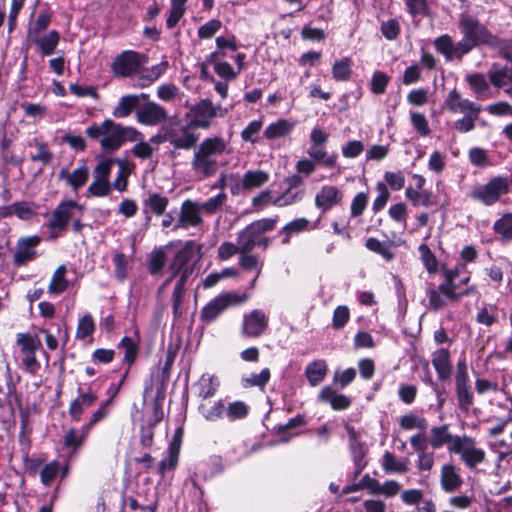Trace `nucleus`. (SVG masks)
Returning <instances> with one entry per match:
<instances>
[{
  "label": "nucleus",
  "instance_id": "f257e3e1",
  "mask_svg": "<svg viewBox=\"0 0 512 512\" xmlns=\"http://www.w3.org/2000/svg\"><path fill=\"white\" fill-rule=\"evenodd\" d=\"M458 28L462 34L459 41L455 42L449 34L440 35L433 41L435 50L447 62L461 61L465 55L481 45L488 47L502 46L501 39L469 13L463 12L459 15Z\"/></svg>",
  "mask_w": 512,
  "mask_h": 512
},
{
  "label": "nucleus",
  "instance_id": "f03ea898",
  "mask_svg": "<svg viewBox=\"0 0 512 512\" xmlns=\"http://www.w3.org/2000/svg\"><path fill=\"white\" fill-rule=\"evenodd\" d=\"M231 149L225 138L214 135L204 138L193 150L190 171L196 180L210 179L227 165Z\"/></svg>",
  "mask_w": 512,
  "mask_h": 512
},
{
  "label": "nucleus",
  "instance_id": "7ed1b4c3",
  "mask_svg": "<svg viewBox=\"0 0 512 512\" xmlns=\"http://www.w3.org/2000/svg\"><path fill=\"white\" fill-rule=\"evenodd\" d=\"M88 138L99 143L106 153L118 151L126 142H134L141 138L142 133L132 126H124L111 119L101 123H93L86 128Z\"/></svg>",
  "mask_w": 512,
  "mask_h": 512
},
{
  "label": "nucleus",
  "instance_id": "20e7f679",
  "mask_svg": "<svg viewBox=\"0 0 512 512\" xmlns=\"http://www.w3.org/2000/svg\"><path fill=\"white\" fill-rule=\"evenodd\" d=\"M444 104L449 112L463 114V117L453 122L454 130L461 134H466L475 129L480 113L483 110L480 104L463 98L457 89H453L448 93Z\"/></svg>",
  "mask_w": 512,
  "mask_h": 512
},
{
  "label": "nucleus",
  "instance_id": "39448f33",
  "mask_svg": "<svg viewBox=\"0 0 512 512\" xmlns=\"http://www.w3.org/2000/svg\"><path fill=\"white\" fill-rule=\"evenodd\" d=\"M97 163L92 171L93 180L88 186L87 193L94 197H106L112 191L110 175L115 163L113 158L97 156Z\"/></svg>",
  "mask_w": 512,
  "mask_h": 512
},
{
  "label": "nucleus",
  "instance_id": "423d86ee",
  "mask_svg": "<svg viewBox=\"0 0 512 512\" xmlns=\"http://www.w3.org/2000/svg\"><path fill=\"white\" fill-rule=\"evenodd\" d=\"M77 211H82V206L77 202L73 200L60 202L53 210L50 220L45 224L50 230L49 239L62 236Z\"/></svg>",
  "mask_w": 512,
  "mask_h": 512
},
{
  "label": "nucleus",
  "instance_id": "0eeeda50",
  "mask_svg": "<svg viewBox=\"0 0 512 512\" xmlns=\"http://www.w3.org/2000/svg\"><path fill=\"white\" fill-rule=\"evenodd\" d=\"M509 190V182L506 177L496 176L486 184H479L472 188L469 197L481 202L485 206H492Z\"/></svg>",
  "mask_w": 512,
  "mask_h": 512
},
{
  "label": "nucleus",
  "instance_id": "6e6552de",
  "mask_svg": "<svg viewBox=\"0 0 512 512\" xmlns=\"http://www.w3.org/2000/svg\"><path fill=\"white\" fill-rule=\"evenodd\" d=\"M228 112V108L214 105L210 99H202L190 109L191 125L200 129H208L215 117H224Z\"/></svg>",
  "mask_w": 512,
  "mask_h": 512
},
{
  "label": "nucleus",
  "instance_id": "1a4fd4ad",
  "mask_svg": "<svg viewBox=\"0 0 512 512\" xmlns=\"http://www.w3.org/2000/svg\"><path fill=\"white\" fill-rule=\"evenodd\" d=\"M451 453L460 456L461 461L471 471L476 470L486 458V452L476 446L475 440L469 436H462L457 439L451 447Z\"/></svg>",
  "mask_w": 512,
  "mask_h": 512
},
{
  "label": "nucleus",
  "instance_id": "9d476101",
  "mask_svg": "<svg viewBox=\"0 0 512 512\" xmlns=\"http://www.w3.org/2000/svg\"><path fill=\"white\" fill-rule=\"evenodd\" d=\"M276 220L263 218L247 225L237 236V243L240 245V253H247L256 247L258 238L265 232L275 228Z\"/></svg>",
  "mask_w": 512,
  "mask_h": 512
},
{
  "label": "nucleus",
  "instance_id": "9b49d317",
  "mask_svg": "<svg viewBox=\"0 0 512 512\" xmlns=\"http://www.w3.org/2000/svg\"><path fill=\"white\" fill-rule=\"evenodd\" d=\"M144 54L133 50H126L119 54L111 64L112 72L117 77H130L138 74L146 62Z\"/></svg>",
  "mask_w": 512,
  "mask_h": 512
},
{
  "label": "nucleus",
  "instance_id": "f8f14e48",
  "mask_svg": "<svg viewBox=\"0 0 512 512\" xmlns=\"http://www.w3.org/2000/svg\"><path fill=\"white\" fill-rule=\"evenodd\" d=\"M38 235L20 237L14 247L12 263L16 267L26 266L38 258L37 248L41 243Z\"/></svg>",
  "mask_w": 512,
  "mask_h": 512
},
{
  "label": "nucleus",
  "instance_id": "ddd939ff",
  "mask_svg": "<svg viewBox=\"0 0 512 512\" xmlns=\"http://www.w3.org/2000/svg\"><path fill=\"white\" fill-rule=\"evenodd\" d=\"M246 295L228 293L214 298L201 310V319L210 322L216 319L227 307L245 302Z\"/></svg>",
  "mask_w": 512,
  "mask_h": 512
},
{
  "label": "nucleus",
  "instance_id": "4468645a",
  "mask_svg": "<svg viewBox=\"0 0 512 512\" xmlns=\"http://www.w3.org/2000/svg\"><path fill=\"white\" fill-rule=\"evenodd\" d=\"M168 141L175 149L191 150L199 144V135L193 131L191 125H183L177 129H171L165 135Z\"/></svg>",
  "mask_w": 512,
  "mask_h": 512
},
{
  "label": "nucleus",
  "instance_id": "2eb2a0df",
  "mask_svg": "<svg viewBox=\"0 0 512 512\" xmlns=\"http://www.w3.org/2000/svg\"><path fill=\"white\" fill-rule=\"evenodd\" d=\"M168 118L166 109L156 102L148 101L136 109V119L146 126H156Z\"/></svg>",
  "mask_w": 512,
  "mask_h": 512
},
{
  "label": "nucleus",
  "instance_id": "dca6fc26",
  "mask_svg": "<svg viewBox=\"0 0 512 512\" xmlns=\"http://www.w3.org/2000/svg\"><path fill=\"white\" fill-rule=\"evenodd\" d=\"M203 222L201 216V207L192 200H185L180 208L179 218L173 226V230L187 229L189 227H197Z\"/></svg>",
  "mask_w": 512,
  "mask_h": 512
},
{
  "label": "nucleus",
  "instance_id": "f3484780",
  "mask_svg": "<svg viewBox=\"0 0 512 512\" xmlns=\"http://www.w3.org/2000/svg\"><path fill=\"white\" fill-rule=\"evenodd\" d=\"M268 326V317L260 309H254L245 314L242 323V333L245 337L257 338L261 336Z\"/></svg>",
  "mask_w": 512,
  "mask_h": 512
},
{
  "label": "nucleus",
  "instance_id": "a211bd4d",
  "mask_svg": "<svg viewBox=\"0 0 512 512\" xmlns=\"http://www.w3.org/2000/svg\"><path fill=\"white\" fill-rule=\"evenodd\" d=\"M77 394L68 409L69 416L73 421H79L84 411L93 406L98 399L97 393L91 387L84 389L80 386L77 389Z\"/></svg>",
  "mask_w": 512,
  "mask_h": 512
},
{
  "label": "nucleus",
  "instance_id": "6ab92c4d",
  "mask_svg": "<svg viewBox=\"0 0 512 512\" xmlns=\"http://www.w3.org/2000/svg\"><path fill=\"white\" fill-rule=\"evenodd\" d=\"M193 256V247L190 244H186L175 253L168 266L169 273H173V275H179L180 277L186 272L188 279L193 272V266L190 265Z\"/></svg>",
  "mask_w": 512,
  "mask_h": 512
},
{
  "label": "nucleus",
  "instance_id": "aec40b11",
  "mask_svg": "<svg viewBox=\"0 0 512 512\" xmlns=\"http://www.w3.org/2000/svg\"><path fill=\"white\" fill-rule=\"evenodd\" d=\"M17 344L21 348L22 362L25 367L30 371H35L39 368V363L35 356V351L38 347V342L29 333H19L17 335Z\"/></svg>",
  "mask_w": 512,
  "mask_h": 512
},
{
  "label": "nucleus",
  "instance_id": "412c9836",
  "mask_svg": "<svg viewBox=\"0 0 512 512\" xmlns=\"http://www.w3.org/2000/svg\"><path fill=\"white\" fill-rule=\"evenodd\" d=\"M464 481L460 469L453 463H445L440 470V486L446 493H454L461 488Z\"/></svg>",
  "mask_w": 512,
  "mask_h": 512
},
{
  "label": "nucleus",
  "instance_id": "4be33fe9",
  "mask_svg": "<svg viewBox=\"0 0 512 512\" xmlns=\"http://www.w3.org/2000/svg\"><path fill=\"white\" fill-rule=\"evenodd\" d=\"M58 178L64 181L74 192H78L89 178V168L85 163H82L73 171L62 168L58 173Z\"/></svg>",
  "mask_w": 512,
  "mask_h": 512
},
{
  "label": "nucleus",
  "instance_id": "5701e85b",
  "mask_svg": "<svg viewBox=\"0 0 512 512\" xmlns=\"http://www.w3.org/2000/svg\"><path fill=\"white\" fill-rule=\"evenodd\" d=\"M346 430L349 438V448L355 464V473L359 474L366 466V462L364 461L366 447L365 444L359 440L358 432L354 427L347 426Z\"/></svg>",
  "mask_w": 512,
  "mask_h": 512
},
{
  "label": "nucleus",
  "instance_id": "b1692460",
  "mask_svg": "<svg viewBox=\"0 0 512 512\" xmlns=\"http://www.w3.org/2000/svg\"><path fill=\"white\" fill-rule=\"evenodd\" d=\"M43 57L53 55L60 42V33L57 30H50L48 33L28 37Z\"/></svg>",
  "mask_w": 512,
  "mask_h": 512
},
{
  "label": "nucleus",
  "instance_id": "393cba45",
  "mask_svg": "<svg viewBox=\"0 0 512 512\" xmlns=\"http://www.w3.org/2000/svg\"><path fill=\"white\" fill-rule=\"evenodd\" d=\"M461 437L462 436L452 435L449 432L448 425L444 424L431 428L429 444L433 449H439L446 445L447 450L451 453V447L456 440L461 439Z\"/></svg>",
  "mask_w": 512,
  "mask_h": 512
},
{
  "label": "nucleus",
  "instance_id": "a878e982",
  "mask_svg": "<svg viewBox=\"0 0 512 512\" xmlns=\"http://www.w3.org/2000/svg\"><path fill=\"white\" fill-rule=\"evenodd\" d=\"M466 82L469 88L478 100H487L491 98L492 91L490 87V80L482 73H471L466 75Z\"/></svg>",
  "mask_w": 512,
  "mask_h": 512
},
{
  "label": "nucleus",
  "instance_id": "bb28decb",
  "mask_svg": "<svg viewBox=\"0 0 512 512\" xmlns=\"http://www.w3.org/2000/svg\"><path fill=\"white\" fill-rule=\"evenodd\" d=\"M341 201V193L336 186L324 185L315 196V205L322 211H327Z\"/></svg>",
  "mask_w": 512,
  "mask_h": 512
},
{
  "label": "nucleus",
  "instance_id": "cd10ccee",
  "mask_svg": "<svg viewBox=\"0 0 512 512\" xmlns=\"http://www.w3.org/2000/svg\"><path fill=\"white\" fill-rule=\"evenodd\" d=\"M432 365L440 380L446 381L451 377L452 364L450 352L447 349L440 348L432 353Z\"/></svg>",
  "mask_w": 512,
  "mask_h": 512
},
{
  "label": "nucleus",
  "instance_id": "c85d7f7f",
  "mask_svg": "<svg viewBox=\"0 0 512 512\" xmlns=\"http://www.w3.org/2000/svg\"><path fill=\"white\" fill-rule=\"evenodd\" d=\"M306 153L309 158L324 168L333 169L337 165L338 154L328 153L326 145H310Z\"/></svg>",
  "mask_w": 512,
  "mask_h": 512
},
{
  "label": "nucleus",
  "instance_id": "c756f323",
  "mask_svg": "<svg viewBox=\"0 0 512 512\" xmlns=\"http://www.w3.org/2000/svg\"><path fill=\"white\" fill-rule=\"evenodd\" d=\"M489 80L497 88L505 93H512V68L505 66L489 71Z\"/></svg>",
  "mask_w": 512,
  "mask_h": 512
},
{
  "label": "nucleus",
  "instance_id": "7c9ffc66",
  "mask_svg": "<svg viewBox=\"0 0 512 512\" xmlns=\"http://www.w3.org/2000/svg\"><path fill=\"white\" fill-rule=\"evenodd\" d=\"M269 179L270 175L266 171L248 170L243 174L239 185L243 190L250 191L263 186Z\"/></svg>",
  "mask_w": 512,
  "mask_h": 512
},
{
  "label": "nucleus",
  "instance_id": "2f4dec72",
  "mask_svg": "<svg viewBox=\"0 0 512 512\" xmlns=\"http://www.w3.org/2000/svg\"><path fill=\"white\" fill-rule=\"evenodd\" d=\"M168 67V61L163 60L150 68H140L139 86L144 88L151 85L167 71Z\"/></svg>",
  "mask_w": 512,
  "mask_h": 512
},
{
  "label": "nucleus",
  "instance_id": "473e14b6",
  "mask_svg": "<svg viewBox=\"0 0 512 512\" xmlns=\"http://www.w3.org/2000/svg\"><path fill=\"white\" fill-rule=\"evenodd\" d=\"M90 432V425H84L80 429H69L63 439L64 447L76 451L85 441Z\"/></svg>",
  "mask_w": 512,
  "mask_h": 512
},
{
  "label": "nucleus",
  "instance_id": "72a5a7b5",
  "mask_svg": "<svg viewBox=\"0 0 512 512\" xmlns=\"http://www.w3.org/2000/svg\"><path fill=\"white\" fill-rule=\"evenodd\" d=\"M319 399L329 403L334 410L347 409L351 403L348 397L337 393L329 386H326L321 390Z\"/></svg>",
  "mask_w": 512,
  "mask_h": 512
},
{
  "label": "nucleus",
  "instance_id": "f704fd0d",
  "mask_svg": "<svg viewBox=\"0 0 512 512\" xmlns=\"http://www.w3.org/2000/svg\"><path fill=\"white\" fill-rule=\"evenodd\" d=\"M293 128L294 122L287 119H278L266 127L264 136L268 140L278 139L289 135Z\"/></svg>",
  "mask_w": 512,
  "mask_h": 512
},
{
  "label": "nucleus",
  "instance_id": "c9c22d12",
  "mask_svg": "<svg viewBox=\"0 0 512 512\" xmlns=\"http://www.w3.org/2000/svg\"><path fill=\"white\" fill-rule=\"evenodd\" d=\"M219 386L220 382L215 375L209 373L203 374L197 382L198 397L202 399L213 397L216 394Z\"/></svg>",
  "mask_w": 512,
  "mask_h": 512
},
{
  "label": "nucleus",
  "instance_id": "e433bc0d",
  "mask_svg": "<svg viewBox=\"0 0 512 512\" xmlns=\"http://www.w3.org/2000/svg\"><path fill=\"white\" fill-rule=\"evenodd\" d=\"M381 466L387 474H403L409 470L406 461L398 460L396 456L389 451L383 454Z\"/></svg>",
  "mask_w": 512,
  "mask_h": 512
},
{
  "label": "nucleus",
  "instance_id": "4c0bfd02",
  "mask_svg": "<svg viewBox=\"0 0 512 512\" xmlns=\"http://www.w3.org/2000/svg\"><path fill=\"white\" fill-rule=\"evenodd\" d=\"M247 253H240L241 256L239 258V265L245 270V271H251L254 272L253 279L251 280L249 287L254 288L255 283L258 279V277L261 274L263 263L259 261V259L252 254Z\"/></svg>",
  "mask_w": 512,
  "mask_h": 512
},
{
  "label": "nucleus",
  "instance_id": "58836bf2",
  "mask_svg": "<svg viewBox=\"0 0 512 512\" xmlns=\"http://www.w3.org/2000/svg\"><path fill=\"white\" fill-rule=\"evenodd\" d=\"M139 97L134 94H128L120 98L117 106L114 108L112 115L115 118L128 117L135 108H138Z\"/></svg>",
  "mask_w": 512,
  "mask_h": 512
},
{
  "label": "nucleus",
  "instance_id": "ea45409f",
  "mask_svg": "<svg viewBox=\"0 0 512 512\" xmlns=\"http://www.w3.org/2000/svg\"><path fill=\"white\" fill-rule=\"evenodd\" d=\"M187 273L185 272L182 276H180L176 283L172 293V310L175 318L181 316V305L183 303L184 295H185V286L187 283Z\"/></svg>",
  "mask_w": 512,
  "mask_h": 512
},
{
  "label": "nucleus",
  "instance_id": "a19ab883",
  "mask_svg": "<svg viewBox=\"0 0 512 512\" xmlns=\"http://www.w3.org/2000/svg\"><path fill=\"white\" fill-rule=\"evenodd\" d=\"M169 203V199L160 193H148L143 200L145 209H148L155 215H163Z\"/></svg>",
  "mask_w": 512,
  "mask_h": 512
},
{
  "label": "nucleus",
  "instance_id": "79ce46f5",
  "mask_svg": "<svg viewBox=\"0 0 512 512\" xmlns=\"http://www.w3.org/2000/svg\"><path fill=\"white\" fill-rule=\"evenodd\" d=\"M327 373V364L324 360H316L307 365L305 375L312 386L323 381Z\"/></svg>",
  "mask_w": 512,
  "mask_h": 512
},
{
  "label": "nucleus",
  "instance_id": "37998d69",
  "mask_svg": "<svg viewBox=\"0 0 512 512\" xmlns=\"http://www.w3.org/2000/svg\"><path fill=\"white\" fill-rule=\"evenodd\" d=\"M65 265H60L53 273L52 279L48 286V292L53 295H58L66 291L69 287V282L65 278L66 275Z\"/></svg>",
  "mask_w": 512,
  "mask_h": 512
},
{
  "label": "nucleus",
  "instance_id": "c03bdc74",
  "mask_svg": "<svg viewBox=\"0 0 512 512\" xmlns=\"http://www.w3.org/2000/svg\"><path fill=\"white\" fill-rule=\"evenodd\" d=\"M308 225L309 221L306 218H298L286 224L279 231V235L282 236V244H288L293 234L305 231L308 228Z\"/></svg>",
  "mask_w": 512,
  "mask_h": 512
},
{
  "label": "nucleus",
  "instance_id": "a18cd8bd",
  "mask_svg": "<svg viewBox=\"0 0 512 512\" xmlns=\"http://www.w3.org/2000/svg\"><path fill=\"white\" fill-rule=\"evenodd\" d=\"M115 163L119 166V171L113 183H111L112 188L116 189L119 192H123L127 188V179L131 173V167L124 159H114Z\"/></svg>",
  "mask_w": 512,
  "mask_h": 512
},
{
  "label": "nucleus",
  "instance_id": "49530a36",
  "mask_svg": "<svg viewBox=\"0 0 512 512\" xmlns=\"http://www.w3.org/2000/svg\"><path fill=\"white\" fill-rule=\"evenodd\" d=\"M493 231L505 242L512 240V213H506L493 224Z\"/></svg>",
  "mask_w": 512,
  "mask_h": 512
},
{
  "label": "nucleus",
  "instance_id": "de8ad7c7",
  "mask_svg": "<svg viewBox=\"0 0 512 512\" xmlns=\"http://www.w3.org/2000/svg\"><path fill=\"white\" fill-rule=\"evenodd\" d=\"M352 61L348 57H344L334 62L332 66V76L338 82L349 80L352 74Z\"/></svg>",
  "mask_w": 512,
  "mask_h": 512
},
{
  "label": "nucleus",
  "instance_id": "09e8293b",
  "mask_svg": "<svg viewBox=\"0 0 512 512\" xmlns=\"http://www.w3.org/2000/svg\"><path fill=\"white\" fill-rule=\"evenodd\" d=\"M253 451L254 448H250L246 442H237L226 452L225 457L230 464H233L250 456Z\"/></svg>",
  "mask_w": 512,
  "mask_h": 512
},
{
  "label": "nucleus",
  "instance_id": "8fccbe9b",
  "mask_svg": "<svg viewBox=\"0 0 512 512\" xmlns=\"http://www.w3.org/2000/svg\"><path fill=\"white\" fill-rule=\"evenodd\" d=\"M390 244L387 242H382L374 237H369L365 242V247L379 255H381L385 260L391 261L394 258V253L390 249Z\"/></svg>",
  "mask_w": 512,
  "mask_h": 512
},
{
  "label": "nucleus",
  "instance_id": "3c124183",
  "mask_svg": "<svg viewBox=\"0 0 512 512\" xmlns=\"http://www.w3.org/2000/svg\"><path fill=\"white\" fill-rule=\"evenodd\" d=\"M304 195L301 189L287 188L280 196L273 199L272 203L277 207H285L299 202Z\"/></svg>",
  "mask_w": 512,
  "mask_h": 512
},
{
  "label": "nucleus",
  "instance_id": "603ef678",
  "mask_svg": "<svg viewBox=\"0 0 512 512\" xmlns=\"http://www.w3.org/2000/svg\"><path fill=\"white\" fill-rule=\"evenodd\" d=\"M198 411L207 421L213 422L222 417L225 412V404L222 400H218L211 406L200 404Z\"/></svg>",
  "mask_w": 512,
  "mask_h": 512
},
{
  "label": "nucleus",
  "instance_id": "864d4df0",
  "mask_svg": "<svg viewBox=\"0 0 512 512\" xmlns=\"http://www.w3.org/2000/svg\"><path fill=\"white\" fill-rule=\"evenodd\" d=\"M399 425L404 430L419 429L424 431L428 424L424 417L418 416L414 413H408L400 417Z\"/></svg>",
  "mask_w": 512,
  "mask_h": 512
},
{
  "label": "nucleus",
  "instance_id": "5fc2aeb1",
  "mask_svg": "<svg viewBox=\"0 0 512 512\" xmlns=\"http://www.w3.org/2000/svg\"><path fill=\"white\" fill-rule=\"evenodd\" d=\"M410 122L414 130L421 136L427 137L431 133L428 119L423 113L410 111Z\"/></svg>",
  "mask_w": 512,
  "mask_h": 512
},
{
  "label": "nucleus",
  "instance_id": "6e6d98bb",
  "mask_svg": "<svg viewBox=\"0 0 512 512\" xmlns=\"http://www.w3.org/2000/svg\"><path fill=\"white\" fill-rule=\"evenodd\" d=\"M455 391L458 402V408L462 412L468 413L471 406L474 403V395L471 386L455 388Z\"/></svg>",
  "mask_w": 512,
  "mask_h": 512
},
{
  "label": "nucleus",
  "instance_id": "4d7b16f0",
  "mask_svg": "<svg viewBox=\"0 0 512 512\" xmlns=\"http://www.w3.org/2000/svg\"><path fill=\"white\" fill-rule=\"evenodd\" d=\"M407 13L412 17L428 16V0H403Z\"/></svg>",
  "mask_w": 512,
  "mask_h": 512
},
{
  "label": "nucleus",
  "instance_id": "13d9d810",
  "mask_svg": "<svg viewBox=\"0 0 512 512\" xmlns=\"http://www.w3.org/2000/svg\"><path fill=\"white\" fill-rule=\"evenodd\" d=\"M95 331V323L91 314H85L82 316L77 325L76 338L84 340L88 336H91Z\"/></svg>",
  "mask_w": 512,
  "mask_h": 512
},
{
  "label": "nucleus",
  "instance_id": "bf43d9fd",
  "mask_svg": "<svg viewBox=\"0 0 512 512\" xmlns=\"http://www.w3.org/2000/svg\"><path fill=\"white\" fill-rule=\"evenodd\" d=\"M37 206L27 201L13 203V212L20 220H30L36 214Z\"/></svg>",
  "mask_w": 512,
  "mask_h": 512
},
{
  "label": "nucleus",
  "instance_id": "052dcab7",
  "mask_svg": "<svg viewBox=\"0 0 512 512\" xmlns=\"http://www.w3.org/2000/svg\"><path fill=\"white\" fill-rule=\"evenodd\" d=\"M470 163L478 168H484L491 165L487 150L480 147H473L468 152Z\"/></svg>",
  "mask_w": 512,
  "mask_h": 512
},
{
  "label": "nucleus",
  "instance_id": "680f3d73",
  "mask_svg": "<svg viewBox=\"0 0 512 512\" xmlns=\"http://www.w3.org/2000/svg\"><path fill=\"white\" fill-rule=\"evenodd\" d=\"M119 347L124 349L123 361L131 365L137 356L138 346L136 342L131 337L125 336L121 339Z\"/></svg>",
  "mask_w": 512,
  "mask_h": 512
},
{
  "label": "nucleus",
  "instance_id": "e2e57ef3",
  "mask_svg": "<svg viewBox=\"0 0 512 512\" xmlns=\"http://www.w3.org/2000/svg\"><path fill=\"white\" fill-rule=\"evenodd\" d=\"M115 266V277L119 281H124L128 275V257L121 252H117L113 256Z\"/></svg>",
  "mask_w": 512,
  "mask_h": 512
},
{
  "label": "nucleus",
  "instance_id": "0e129e2a",
  "mask_svg": "<svg viewBox=\"0 0 512 512\" xmlns=\"http://www.w3.org/2000/svg\"><path fill=\"white\" fill-rule=\"evenodd\" d=\"M350 319V310L346 305H339L333 311L332 327L335 330L342 329Z\"/></svg>",
  "mask_w": 512,
  "mask_h": 512
},
{
  "label": "nucleus",
  "instance_id": "69168bd1",
  "mask_svg": "<svg viewBox=\"0 0 512 512\" xmlns=\"http://www.w3.org/2000/svg\"><path fill=\"white\" fill-rule=\"evenodd\" d=\"M51 19L52 16L50 13L44 11L40 12L37 15L34 24L28 29V37L41 34L43 31H45L49 27Z\"/></svg>",
  "mask_w": 512,
  "mask_h": 512
},
{
  "label": "nucleus",
  "instance_id": "338daca9",
  "mask_svg": "<svg viewBox=\"0 0 512 512\" xmlns=\"http://www.w3.org/2000/svg\"><path fill=\"white\" fill-rule=\"evenodd\" d=\"M263 126L262 120L251 121L241 132V138L245 142L256 143L258 141V134Z\"/></svg>",
  "mask_w": 512,
  "mask_h": 512
},
{
  "label": "nucleus",
  "instance_id": "774afa93",
  "mask_svg": "<svg viewBox=\"0 0 512 512\" xmlns=\"http://www.w3.org/2000/svg\"><path fill=\"white\" fill-rule=\"evenodd\" d=\"M380 31L385 39L393 41L399 36L401 28L397 19H389L381 22Z\"/></svg>",
  "mask_w": 512,
  "mask_h": 512
}]
</instances>
